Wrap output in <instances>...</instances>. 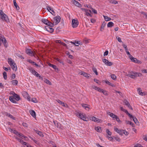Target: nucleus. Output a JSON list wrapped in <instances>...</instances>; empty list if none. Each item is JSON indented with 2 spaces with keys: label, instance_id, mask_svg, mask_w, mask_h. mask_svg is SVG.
Returning a JSON list of instances; mask_svg holds the SVG:
<instances>
[{
  "label": "nucleus",
  "instance_id": "obj_1",
  "mask_svg": "<svg viewBox=\"0 0 147 147\" xmlns=\"http://www.w3.org/2000/svg\"><path fill=\"white\" fill-rule=\"evenodd\" d=\"M10 94L12 95L9 97V100L11 102L16 103H17V101H18L20 100L19 96L16 94L14 92L11 91L10 92Z\"/></svg>",
  "mask_w": 147,
  "mask_h": 147
},
{
  "label": "nucleus",
  "instance_id": "obj_39",
  "mask_svg": "<svg viewBox=\"0 0 147 147\" xmlns=\"http://www.w3.org/2000/svg\"><path fill=\"white\" fill-rule=\"evenodd\" d=\"M82 75L87 78H89L90 76V75L89 74H88L84 72H83V74Z\"/></svg>",
  "mask_w": 147,
  "mask_h": 147
},
{
  "label": "nucleus",
  "instance_id": "obj_35",
  "mask_svg": "<svg viewBox=\"0 0 147 147\" xmlns=\"http://www.w3.org/2000/svg\"><path fill=\"white\" fill-rule=\"evenodd\" d=\"M49 65L51 67H53L54 69H55V70H59L58 68L55 65H53V64H51L50 63L49 64Z\"/></svg>",
  "mask_w": 147,
  "mask_h": 147
},
{
  "label": "nucleus",
  "instance_id": "obj_42",
  "mask_svg": "<svg viewBox=\"0 0 147 147\" xmlns=\"http://www.w3.org/2000/svg\"><path fill=\"white\" fill-rule=\"evenodd\" d=\"M30 101L35 103H37L38 102L37 99L34 98H32Z\"/></svg>",
  "mask_w": 147,
  "mask_h": 147
},
{
  "label": "nucleus",
  "instance_id": "obj_64",
  "mask_svg": "<svg viewBox=\"0 0 147 147\" xmlns=\"http://www.w3.org/2000/svg\"><path fill=\"white\" fill-rule=\"evenodd\" d=\"M142 71L143 73H147V69H143L142 70Z\"/></svg>",
  "mask_w": 147,
  "mask_h": 147
},
{
  "label": "nucleus",
  "instance_id": "obj_10",
  "mask_svg": "<svg viewBox=\"0 0 147 147\" xmlns=\"http://www.w3.org/2000/svg\"><path fill=\"white\" fill-rule=\"evenodd\" d=\"M72 26L73 28L77 27L79 24V22L77 19H73L72 20Z\"/></svg>",
  "mask_w": 147,
  "mask_h": 147
},
{
  "label": "nucleus",
  "instance_id": "obj_17",
  "mask_svg": "<svg viewBox=\"0 0 147 147\" xmlns=\"http://www.w3.org/2000/svg\"><path fill=\"white\" fill-rule=\"evenodd\" d=\"M120 109L121 111L127 114L128 115V116H129V117H132V115H131L128 112L127 110L123 108L122 107H120Z\"/></svg>",
  "mask_w": 147,
  "mask_h": 147
},
{
  "label": "nucleus",
  "instance_id": "obj_7",
  "mask_svg": "<svg viewBox=\"0 0 147 147\" xmlns=\"http://www.w3.org/2000/svg\"><path fill=\"white\" fill-rule=\"evenodd\" d=\"M114 129L115 131L121 135H122L123 134L126 135L127 133L125 130L123 129H119L118 128L116 127L114 128Z\"/></svg>",
  "mask_w": 147,
  "mask_h": 147
},
{
  "label": "nucleus",
  "instance_id": "obj_48",
  "mask_svg": "<svg viewBox=\"0 0 147 147\" xmlns=\"http://www.w3.org/2000/svg\"><path fill=\"white\" fill-rule=\"evenodd\" d=\"M111 78L113 80H115L116 79V77L114 74H112L111 75Z\"/></svg>",
  "mask_w": 147,
  "mask_h": 147
},
{
  "label": "nucleus",
  "instance_id": "obj_56",
  "mask_svg": "<svg viewBox=\"0 0 147 147\" xmlns=\"http://www.w3.org/2000/svg\"><path fill=\"white\" fill-rule=\"evenodd\" d=\"M37 77H39V78L42 80H43L44 79H43V78L42 77H41V76L39 74H37V75L36 76Z\"/></svg>",
  "mask_w": 147,
  "mask_h": 147
},
{
  "label": "nucleus",
  "instance_id": "obj_51",
  "mask_svg": "<svg viewBox=\"0 0 147 147\" xmlns=\"http://www.w3.org/2000/svg\"><path fill=\"white\" fill-rule=\"evenodd\" d=\"M102 92L104 95L106 96H107L108 94L106 90H103Z\"/></svg>",
  "mask_w": 147,
  "mask_h": 147
},
{
  "label": "nucleus",
  "instance_id": "obj_14",
  "mask_svg": "<svg viewBox=\"0 0 147 147\" xmlns=\"http://www.w3.org/2000/svg\"><path fill=\"white\" fill-rule=\"evenodd\" d=\"M72 3L74 4L75 5L78 7H80L82 6L78 2L75 0H72Z\"/></svg>",
  "mask_w": 147,
  "mask_h": 147
},
{
  "label": "nucleus",
  "instance_id": "obj_43",
  "mask_svg": "<svg viewBox=\"0 0 147 147\" xmlns=\"http://www.w3.org/2000/svg\"><path fill=\"white\" fill-rule=\"evenodd\" d=\"M88 11H89L90 13H91V11L90 10L87 9V11H86L85 12L86 15L87 16H91L90 13L88 12Z\"/></svg>",
  "mask_w": 147,
  "mask_h": 147
},
{
  "label": "nucleus",
  "instance_id": "obj_41",
  "mask_svg": "<svg viewBox=\"0 0 147 147\" xmlns=\"http://www.w3.org/2000/svg\"><path fill=\"white\" fill-rule=\"evenodd\" d=\"M109 1L110 3L112 4H116L118 3V2L115 0H109Z\"/></svg>",
  "mask_w": 147,
  "mask_h": 147
},
{
  "label": "nucleus",
  "instance_id": "obj_22",
  "mask_svg": "<svg viewBox=\"0 0 147 147\" xmlns=\"http://www.w3.org/2000/svg\"><path fill=\"white\" fill-rule=\"evenodd\" d=\"M47 8L48 11H49L51 14H53L52 13H54L53 8L49 6L48 5L47 6Z\"/></svg>",
  "mask_w": 147,
  "mask_h": 147
},
{
  "label": "nucleus",
  "instance_id": "obj_23",
  "mask_svg": "<svg viewBox=\"0 0 147 147\" xmlns=\"http://www.w3.org/2000/svg\"><path fill=\"white\" fill-rule=\"evenodd\" d=\"M107 114L113 119L115 118L116 117V116H117V115H115L113 113H111L110 112H108Z\"/></svg>",
  "mask_w": 147,
  "mask_h": 147
},
{
  "label": "nucleus",
  "instance_id": "obj_5",
  "mask_svg": "<svg viewBox=\"0 0 147 147\" xmlns=\"http://www.w3.org/2000/svg\"><path fill=\"white\" fill-rule=\"evenodd\" d=\"M3 43L4 46L7 47V41L4 36L1 34H0V46L1 45V42Z\"/></svg>",
  "mask_w": 147,
  "mask_h": 147
},
{
  "label": "nucleus",
  "instance_id": "obj_2",
  "mask_svg": "<svg viewBox=\"0 0 147 147\" xmlns=\"http://www.w3.org/2000/svg\"><path fill=\"white\" fill-rule=\"evenodd\" d=\"M127 76L132 78L134 79L136 77H141L142 76V74L140 73H137L132 72L130 74H128Z\"/></svg>",
  "mask_w": 147,
  "mask_h": 147
},
{
  "label": "nucleus",
  "instance_id": "obj_12",
  "mask_svg": "<svg viewBox=\"0 0 147 147\" xmlns=\"http://www.w3.org/2000/svg\"><path fill=\"white\" fill-rule=\"evenodd\" d=\"M91 120L94 122H96L97 123H101L102 120L96 117H93L91 118Z\"/></svg>",
  "mask_w": 147,
  "mask_h": 147
},
{
  "label": "nucleus",
  "instance_id": "obj_31",
  "mask_svg": "<svg viewBox=\"0 0 147 147\" xmlns=\"http://www.w3.org/2000/svg\"><path fill=\"white\" fill-rule=\"evenodd\" d=\"M13 1L14 5L15 7L17 9L19 10L20 9V8L16 3V0H13Z\"/></svg>",
  "mask_w": 147,
  "mask_h": 147
},
{
  "label": "nucleus",
  "instance_id": "obj_15",
  "mask_svg": "<svg viewBox=\"0 0 147 147\" xmlns=\"http://www.w3.org/2000/svg\"><path fill=\"white\" fill-rule=\"evenodd\" d=\"M137 90L138 94L140 95L143 96L147 94V93L146 92H142V90L140 88H138Z\"/></svg>",
  "mask_w": 147,
  "mask_h": 147
},
{
  "label": "nucleus",
  "instance_id": "obj_19",
  "mask_svg": "<svg viewBox=\"0 0 147 147\" xmlns=\"http://www.w3.org/2000/svg\"><path fill=\"white\" fill-rule=\"evenodd\" d=\"M131 61L135 63H137L138 64H140L142 63V62L141 61L138 60L137 59L134 57L133 58V59H132L131 60Z\"/></svg>",
  "mask_w": 147,
  "mask_h": 147
},
{
  "label": "nucleus",
  "instance_id": "obj_32",
  "mask_svg": "<svg viewBox=\"0 0 147 147\" xmlns=\"http://www.w3.org/2000/svg\"><path fill=\"white\" fill-rule=\"evenodd\" d=\"M106 24V23L105 22H103L102 24L101 25L100 28L101 31H102L104 29V27L105 26Z\"/></svg>",
  "mask_w": 147,
  "mask_h": 147
},
{
  "label": "nucleus",
  "instance_id": "obj_49",
  "mask_svg": "<svg viewBox=\"0 0 147 147\" xmlns=\"http://www.w3.org/2000/svg\"><path fill=\"white\" fill-rule=\"evenodd\" d=\"M125 122L127 124H130L131 125H132L133 124V123L131 121H127L126 120L125 121Z\"/></svg>",
  "mask_w": 147,
  "mask_h": 147
},
{
  "label": "nucleus",
  "instance_id": "obj_34",
  "mask_svg": "<svg viewBox=\"0 0 147 147\" xmlns=\"http://www.w3.org/2000/svg\"><path fill=\"white\" fill-rule=\"evenodd\" d=\"M95 130L99 132H102V129L101 127H95Z\"/></svg>",
  "mask_w": 147,
  "mask_h": 147
},
{
  "label": "nucleus",
  "instance_id": "obj_9",
  "mask_svg": "<svg viewBox=\"0 0 147 147\" xmlns=\"http://www.w3.org/2000/svg\"><path fill=\"white\" fill-rule=\"evenodd\" d=\"M60 17L59 16H57L55 17L54 18L52 24H53V26L54 25L57 24L60 22Z\"/></svg>",
  "mask_w": 147,
  "mask_h": 147
},
{
  "label": "nucleus",
  "instance_id": "obj_55",
  "mask_svg": "<svg viewBox=\"0 0 147 147\" xmlns=\"http://www.w3.org/2000/svg\"><path fill=\"white\" fill-rule=\"evenodd\" d=\"M24 145L26 146L27 147H32V146H31L29 144H28L26 142H24Z\"/></svg>",
  "mask_w": 147,
  "mask_h": 147
},
{
  "label": "nucleus",
  "instance_id": "obj_11",
  "mask_svg": "<svg viewBox=\"0 0 147 147\" xmlns=\"http://www.w3.org/2000/svg\"><path fill=\"white\" fill-rule=\"evenodd\" d=\"M42 21L43 23L51 27H53V24H52V23L50 22L46 19H42Z\"/></svg>",
  "mask_w": 147,
  "mask_h": 147
},
{
  "label": "nucleus",
  "instance_id": "obj_54",
  "mask_svg": "<svg viewBox=\"0 0 147 147\" xmlns=\"http://www.w3.org/2000/svg\"><path fill=\"white\" fill-rule=\"evenodd\" d=\"M16 77V75L14 74H12L11 76V80L14 79Z\"/></svg>",
  "mask_w": 147,
  "mask_h": 147
},
{
  "label": "nucleus",
  "instance_id": "obj_18",
  "mask_svg": "<svg viewBox=\"0 0 147 147\" xmlns=\"http://www.w3.org/2000/svg\"><path fill=\"white\" fill-rule=\"evenodd\" d=\"M29 112L31 115V116L33 117L34 118H36V113L35 111L34 110H30L29 111Z\"/></svg>",
  "mask_w": 147,
  "mask_h": 147
},
{
  "label": "nucleus",
  "instance_id": "obj_6",
  "mask_svg": "<svg viewBox=\"0 0 147 147\" xmlns=\"http://www.w3.org/2000/svg\"><path fill=\"white\" fill-rule=\"evenodd\" d=\"M26 53L31 56H33L34 57H36V53L34 51H32L30 49H26Z\"/></svg>",
  "mask_w": 147,
  "mask_h": 147
},
{
  "label": "nucleus",
  "instance_id": "obj_8",
  "mask_svg": "<svg viewBox=\"0 0 147 147\" xmlns=\"http://www.w3.org/2000/svg\"><path fill=\"white\" fill-rule=\"evenodd\" d=\"M76 115L79 118H80L84 121H87V118L86 117L85 115L83 113H78L76 114Z\"/></svg>",
  "mask_w": 147,
  "mask_h": 147
},
{
  "label": "nucleus",
  "instance_id": "obj_13",
  "mask_svg": "<svg viewBox=\"0 0 147 147\" xmlns=\"http://www.w3.org/2000/svg\"><path fill=\"white\" fill-rule=\"evenodd\" d=\"M103 62L107 65L110 66L112 65L113 63L110 62L109 61L106 59H104L102 60Z\"/></svg>",
  "mask_w": 147,
  "mask_h": 147
},
{
  "label": "nucleus",
  "instance_id": "obj_33",
  "mask_svg": "<svg viewBox=\"0 0 147 147\" xmlns=\"http://www.w3.org/2000/svg\"><path fill=\"white\" fill-rule=\"evenodd\" d=\"M124 103L129 108H131V107L130 105L129 102L126 100H124L123 101Z\"/></svg>",
  "mask_w": 147,
  "mask_h": 147
},
{
  "label": "nucleus",
  "instance_id": "obj_26",
  "mask_svg": "<svg viewBox=\"0 0 147 147\" xmlns=\"http://www.w3.org/2000/svg\"><path fill=\"white\" fill-rule=\"evenodd\" d=\"M11 83L13 85L16 86L18 84V82L16 80H13L11 81Z\"/></svg>",
  "mask_w": 147,
  "mask_h": 147
},
{
  "label": "nucleus",
  "instance_id": "obj_53",
  "mask_svg": "<svg viewBox=\"0 0 147 147\" xmlns=\"http://www.w3.org/2000/svg\"><path fill=\"white\" fill-rule=\"evenodd\" d=\"M115 119H116L117 121L118 122H121V121L120 120L119 118L117 116H116V117L115 118Z\"/></svg>",
  "mask_w": 147,
  "mask_h": 147
},
{
  "label": "nucleus",
  "instance_id": "obj_63",
  "mask_svg": "<svg viewBox=\"0 0 147 147\" xmlns=\"http://www.w3.org/2000/svg\"><path fill=\"white\" fill-rule=\"evenodd\" d=\"M108 51H106L104 53V56L107 55H108Z\"/></svg>",
  "mask_w": 147,
  "mask_h": 147
},
{
  "label": "nucleus",
  "instance_id": "obj_52",
  "mask_svg": "<svg viewBox=\"0 0 147 147\" xmlns=\"http://www.w3.org/2000/svg\"><path fill=\"white\" fill-rule=\"evenodd\" d=\"M26 94L27 95V96H26V99H27V100L28 101H30L31 100L30 96L28 95L27 93H26Z\"/></svg>",
  "mask_w": 147,
  "mask_h": 147
},
{
  "label": "nucleus",
  "instance_id": "obj_36",
  "mask_svg": "<svg viewBox=\"0 0 147 147\" xmlns=\"http://www.w3.org/2000/svg\"><path fill=\"white\" fill-rule=\"evenodd\" d=\"M46 29H47V30L48 31L51 32H53V31H54V29L53 28H50L49 26L47 27V28H46Z\"/></svg>",
  "mask_w": 147,
  "mask_h": 147
},
{
  "label": "nucleus",
  "instance_id": "obj_38",
  "mask_svg": "<svg viewBox=\"0 0 147 147\" xmlns=\"http://www.w3.org/2000/svg\"><path fill=\"white\" fill-rule=\"evenodd\" d=\"M103 16L105 20L106 21H110L111 19V18L108 17L107 16L103 15Z\"/></svg>",
  "mask_w": 147,
  "mask_h": 147
},
{
  "label": "nucleus",
  "instance_id": "obj_47",
  "mask_svg": "<svg viewBox=\"0 0 147 147\" xmlns=\"http://www.w3.org/2000/svg\"><path fill=\"white\" fill-rule=\"evenodd\" d=\"M92 70L93 72L95 73V74L96 75H98V72L97 71V69L93 67L92 68Z\"/></svg>",
  "mask_w": 147,
  "mask_h": 147
},
{
  "label": "nucleus",
  "instance_id": "obj_20",
  "mask_svg": "<svg viewBox=\"0 0 147 147\" xmlns=\"http://www.w3.org/2000/svg\"><path fill=\"white\" fill-rule=\"evenodd\" d=\"M8 62L10 66L15 64V63L14 60L11 58H8Z\"/></svg>",
  "mask_w": 147,
  "mask_h": 147
},
{
  "label": "nucleus",
  "instance_id": "obj_21",
  "mask_svg": "<svg viewBox=\"0 0 147 147\" xmlns=\"http://www.w3.org/2000/svg\"><path fill=\"white\" fill-rule=\"evenodd\" d=\"M60 104L62 105V106L65 107H67L68 106L66 104H65L64 102H63L59 100H56Z\"/></svg>",
  "mask_w": 147,
  "mask_h": 147
},
{
  "label": "nucleus",
  "instance_id": "obj_59",
  "mask_svg": "<svg viewBox=\"0 0 147 147\" xmlns=\"http://www.w3.org/2000/svg\"><path fill=\"white\" fill-rule=\"evenodd\" d=\"M116 38L117 39L118 41L119 42H122V40H121V38L119 37H117Z\"/></svg>",
  "mask_w": 147,
  "mask_h": 147
},
{
  "label": "nucleus",
  "instance_id": "obj_16",
  "mask_svg": "<svg viewBox=\"0 0 147 147\" xmlns=\"http://www.w3.org/2000/svg\"><path fill=\"white\" fill-rule=\"evenodd\" d=\"M28 69L29 71L31 72V73L34 75L36 76L37 75V74H38L35 70L34 69H33V68L32 67H29L28 68Z\"/></svg>",
  "mask_w": 147,
  "mask_h": 147
},
{
  "label": "nucleus",
  "instance_id": "obj_50",
  "mask_svg": "<svg viewBox=\"0 0 147 147\" xmlns=\"http://www.w3.org/2000/svg\"><path fill=\"white\" fill-rule=\"evenodd\" d=\"M106 132L107 134L110 136L112 134L111 132L109 131V129H107L106 130Z\"/></svg>",
  "mask_w": 147,
  "mask_h": 147
},
{
  "label": "nucleus",
  "instance_id": "obj_62",
  "mask_svg": "<svg viewBox=\"0 0 147 147\" xmlns=\"http://www.w3.org/2000/svg\"><path fill=\"white\" fill-rule=\"evenodd\" d=\"M84 71H82L80 70H79L78 71V73L81 75H82Z\"/></svg>",
  "mask_w": 147,
  "mask_h": 147
},
{
  "label": "nucleus",
  "instance_id": "obj_46",
  "mask_svg": "<svg viewBox=\"0 0 147 147\" xmlns=\"http://www.w3.org/2000/svg\"><path fill=\"white\" fill-rule=\"evenodd\" d=\"M16 138L23 145H24V142H24L23 140H22L21 139H19L18 138L16 137Z\"/></svg>",
  "mask_w": 147,
  "mask_h": 147
},
{
  "label": "nucleus",
  "instance_id": "obj_25",
  "mask_svg": "<svg viewBox=\"0 0 147 147\" xmlns=\"http://www.w3.org/2000/svg\"><path fill=\"white\" fill-rule=\"evenodd\" d=\"M71 42L72 43L74 44L75 45L78 46L79 45H81L82 43L80 41H75V42Z\"/></svg>",
  "mask_w": 147,
  "mask_h": 147
},
{
  "label": "nucleus",
  "instance_id": "obj_3",
  "mask_svg": "<svg viewBox=\"0 0 147 147\" xmlns=\"http://www.w3.org/2000/svg\"><path fill=\"white\" fill-rule=\"evenodd\" d=\"M0 18L3 21L8 22L9 19L8 16L4 13L2 10H0Z\"/></svg>",
  "mask_w": 147,
  "mask_h": 147
},
{
  "label": "nucleus",
  "instance_id": "obj_28",
  "mask_svg": "<svg viewBox=\"0 0 147 147\" xmlns=\"http://www.w3.org/2000/svg\"><path fill=\"white\" fill-rule=\"evenodd\" d=\"M130 118H132L133 119V120H134V122H135V123L136 124H138V120L137 118H136L135 117H134L132 115V117H129Z\"/></svg>",
  "mask_w": 147,
  "mask_h": 147
},
{
  "label": "nucleus",
  "instance_id": "obj_58",
  "mask_svg": "<svg viewBox=\"0 0 147 147\" xmlns=\"http://www.w3.org/2000/svg\"><path fill=\"white\" fill-rule=\"evenodd\" d=\"M91 9H92V12L95 14H96L97 13V11L96 10L94 9L92 7V8H91Z\"/></svg>",
  "mask_w": 147,
  "mask_h": 147
},
{
  "label": "nucleus",
  "instance_id": "obj_37",
  "mask_svg": "<svg viewBox=\"0 0 147 147\" xmlns=\"http://www.w3.org/2000/svg\"><path fill=\"white\" fill-rule=\"evenodd\" d=\"M114 23L111 22H109L107 24V26L108 27H111L114 26Z\"/></svg>",
  "mask_w": 147,
  "mask_h": 147
},
{
  "label": "nucleus",
  "instance_id": "obj_29",
  "mask_svg": "<svg viewBox=\"0 0 147 147\" xmlns=\"http://www.w3.org/2000/svg\"><path fill=\"white\" fill-rule=\"evenodd\" d=\"M6 116H7L11 118V119H13L14 120H16L15 118V117H13V115H11L10 113H7V114H6Z\"/></svg>",
  "mask_w": 147,
  "mask_h": 147
},
{
  "label": "nucleus",
  "instance_id": "obj_24",
  "mask_svg": "<svg viewBox=\"0 0 147 147\" xmlns=\"http://www.w3.org/2000/svg\"><path fill=\"white\" fill-rule=\"evenodd\" d=\"M82 106L86 110L88 111L89 110L90 108L89 107V106L88 105L86 104H82Z\"/></svg>",
  "mask_w": 147,
  "mask_h": 147
},
{
  "label": "nucleus",
  "instance_id": "obj_4",
  "mask_svg": "<svg viewBox=\"0 0 147 147\" xmlns=\"http://www.w3.org/2000/svg\"><path fill=\"white\" fill-rule=\"evenodd\" d=\"M9 131L12 132L14 134H16L17 136H19L22 139H24L26 138L22 134L16 131L13 129H10Z\"/></svg>",
  "mask_w": 147,
  "mask_h": 147
},
{
  "label": "nucleus",
  "instance_id": "obj_27",
  "mask_svg": "<svg viewBox=\"0 0 147 147\" xmlns=\"http://www.w3.org/2000/svg\"><path fill=\"white\" fill-rule=\"evenodd\" d=\"M104 82L107 84H108L109 85H110L112 87H115V85L110 83V82H109L107 80H104Z\"/></svg>",
  "mask_w": 147,
  "mask_h": 147
},
{
  "label": "nucleus",
  "instance_id": "obj_44",
  "mask_svg": "<svg viewBox=\"0 0 147 147\" xmlns=\"http://www.w3.org/2000/svg\"><path fill=\"white\" fill-rule=\"evenodd\" d=\"M36 133L41 137H43V135L42 134V133L39 131H36Z\"/></svg>",
  "mask_w": 147,
  "mask_h": 147
},
{
  "label": "nucleus",
  "instance_id": "obj_60",
  "mask_svg": "<svg viewBox=\"0 0 147 147\" xmlns=\"http://www.w3.org/2000/svg\"><path fill=\"white\" fill-rule=\"evenodd\" d=\"M134 147H143V146L140 144H137L134 146Z\"/></svg>",
  "mask_w": 147,
  "mask_h": 147
},
{
  "label": "nucleus",
  "instance_id": "obj_40",
  "mask_svg": "<svg viewBox=\"0 0 147 147\" xmlns=\"http://www.w3.org/2000/svg\"><path fill=\"white\" fill-rule=\"evenodd\" d=\"M43 81L44 82L46 83L47 84H49V85H51V82L48 80L46 79L45 78L43 80Z\"/></svg>",
  "mask_w": 147,
  "mask_h": 147
},
{
  "label": "nucleus",
  "instance_id": "obj_45",
  "mask_svg": "<svg viewBox=\"0 0 147 147\" xmlns=\"http://www.w3.org/2000/svg\"><path fill=\"white\" fill-rule=\"evenodd\" d=\"M3 75L4 79L5 80H6L7 78L6 73L5 71L3 73Z\"/></svg>",
  "mask_w": 147,
  "mask_h": 147
},
{
  "label": "nucleus",
  "instance_id": "obj_57",
  "mask_svg": "<svg viewBox=\"0 0 147 147\" xmlns=\"http://www.w3.org/2000/svg\"><path fill=\"white\" fill-rule=\"evenodd\" d=\"M107 137L108 138V139L110 141L112 140L113 139L111 137V136H110L108 135V136H107Z\"/></svg>",
  "mask_w": 147,
  "mask_h": 147
},
{
  "label": "nucleus",
  "instance_id": "obj_30",
  "mask_svg": "<svg viewBox=\"0 0 147 147\" xmlns=\"http://www.w3.org/2000/svg\"><path fill=\"white\" fill-rule=\"evenodd\" d=\"M11 66L13 70L14 71H16L17 70V66L16 64V63L13 65H11Z\"/></svg>",
  "mask_w": 147,
  "mask_h": 147
},
{
  "label": "nucleus",
  "instance_id": "obj_61",
  "mask_svg": "<svg viewBox=\"0 0 147 147\" xmlns=\"http://www.w3.org/2000/svg\"><path fill=\"white\" fill-rule=\"evenodd\" d=\"M85 6L88 8H90L91 9V8H92V7L90 5H89V4L86 5H85Z\"/></svg>",
  "mask_w": 147,
  "mask_h": 147
}]
</instances>
